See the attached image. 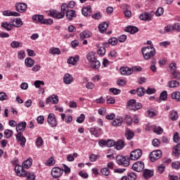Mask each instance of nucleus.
Here are the masks:
<instances>
[{"label": "nucleus", "mask_w": 180, "mask_h": 180, "mask_svg": "<svg viewBox=\"0 0 180 180\" xmlns=\"http://www.w3.org/2000/svg\"><path fill=\"white\" fill-rule=\"evenodd\" d=\"M84 120H85V115L81 114L80 116L77 117L76 121L77 123H84Z\"/></svg>", "instance_id": "nucleus-62"}, {"label": "nucleus", "mask_w": 180, "mask_h": 180, "mask_svg": "<svg viewBox=\"0 0 180 180\" xmlns=\"http://www.w3.org/2000/svg\"><path fill=\"white\" fill-rule=\"evenodd\" d=\"M12 25L11 23H8V22H2L1 27H4L7 30L8 32H10V30L12 29Z\"/></svg>", "instance_id": "nucleus-45"}, {"label": "nucleus", "mask_w": 180, "mask_h": 180, "mask_svg": "<svg viewBox=\"0 0 180 180\" xmlns=\"http://www.w3.org/2000/svg\"><path fill=\"white\" fill-rule=\"evenodd\" d=\"M127 106L129 110H139V109H141L142 105L140 103H136V99H131L127 101Z\"/></svg>", "instance_id": "nucleus-3"}, {"label": "nucleus", "mask_w": 180, "mask_h": 180, "mask_svg": "<svg viewBox=\"0 0 180 180\" xmlns=\"http://www.w3.org/2000/svg\"><path fill=\"white\" fill-rule=\"evenodd\" d=\"M26 126H27L26 122H22L20 124H18L16 125V131L18 133H19V131H24L25 129H26Z\"/></svg>", "instance_id": "nucleus-30"}, {"label": "nucleus", "mask_w": 180, "mask_h": 180, "mask_svg": "<svg viewBox=\"0 0 180 180\" xmlns=\"http://www.w3.org/2000/svg\"><path fill=\"white\" fill-rule=\"evenodd\" d=\"M123 119L125 121V123L128 124V126H131V124H133V118H131V115H126Z\"/></svg>", "instance_id": "nucleus-41"}, {"label": "nucleus", "mask_w": 180, "mask_h": 180, "mask_svg": "<svg viewBox=\"0 0 180 180\" xmlns=\"http://www.w3.org/2000/svg\"><path fill=\"white\" fill-rule=\"evenodd\" d=\"M164 14V8L162 7H159L156 12H155V15L156 16H161L162 15Z\"/></svg>", "instance_id": "nucleus-56"}, {"label": "nucleus", "mask_w": 180, "mask_h": 180, "mask_svg": "<svg viewBox=\"0 0 180 180\" xmlns=\"http://www.w3.org/2000/svg\"><path fill=\"white\" fill-rule=\"evenodd\" d=\"M86 59L89 63H92L93 61H95L96 60V58L95 57V53L89 52V53H87Z\"/></svg>", "instance_id": "nucleus-39"}, {"label": "nucleus", "mask_w": 180, "mask_h": 180, "mask_svg": "<svg viewBox=\"0 0 180 180\" xmlns=\"http://www.w3.org/2000/svg\"><path fill=\"white\" fill-rule=\"evenodd\" d=\"M125 137L128 140H131L134 137V132L129 129H127L125 131Z\"/></svg>", "instance_id": "nucleus-34"}, {"label": "nucleus", "mask_w": 180, "mask_h": 180, "mask_svg": "<svg viewBox=\"0 0 180 180\" xmlns=\"http://www.w3.org/2000/svg\"><path fill=\"white\" fill-rule=\"evenodd\" d=\"M25 176L27 177V180L36 179V175H34V173H33V172H27V171Z\"/></svg>", "instance_id": "nucleus-46"}, {"label": "nucleus", "mask_w": 180, "mask_h": 180, "mask_svg": "<svg viewBox=\"0 0 180 180\" xmlns=\"http://www.w3.org/2000/svg\"><path fill=\"white\" fill-rule=\"evenodd\" d=\"M154 133H156V134H162L164 133V129L161 128V127H155L153 129Z\"/></svg>", "instance_id": "nucleus-53"}, {"label": "nucleus", "mask_w": 180, "mask_h": 180, "mask_svg": "<svg viewBox=\"0 0 180 180\" xmlns=\"http://www.w3.org/2000/svg\"><path fill=\"white\" fill-rule=\"evenodd\" d=\"M34 85L37 87V88H39L40 85H44V82L43 81H40V80H37L34 82Z\"/></svg>", "instance_id": "nucleus-64"}, {"label": "nucleus", "mask_w": 180, "mask_h": 180, "mask_svg": "<svg viewBox=\"0 0 180 180\" xmlns=\"http://www.w3.org/2000/svg\"><path fill=\"white\" fill-rule=\"evenodd\" d=\"M101 131H102V129L101 128H91L90 133L95 137H99L101 136Z\"/></svg>", "instance_id": "nucleus-21"}, {"label": "nucleus", "mask_w": 180, "mask_h": 180, "mask_svg": "<svg viewBox=\"0 0 180 180\" xmlns=\"http://www.w3.org/2000/svg\"><path fill=\"white\" fill-rule=\"evenodd\" d=\"M168 98V93L167 91H162L160 95V98L158 100V102L160 103H161V101H167V98Z\"/></svg>", "instance_id": "nucleus-37"}, {"label": "nucleus", "mask_w": 180, "mask_h": 180, "mask_svg": "<svg viewBox=\"0 0 180 180\" xmlns=\"http://www.w3.org/2000/svg\"><path fill=\"white\" fill-rule=\"evenodd\" d=\"M137 178V175L134 172L128 173L127 179L129 180H136Z\"/></svg>", "instance_id": "nucleus-51"}, {"label": "nucleus", "mask_w": 180, "mask_h": 180, "mask_svg": "<svg viewBox=\"0 0 180 180\" xmlns=\"http://www.w3.org/2000/svg\"><path fill=\"white\" fill-rule=\"evenodd\" d=\"M108 42L111 46H116L117 44V38L116 37H112L108 39Z\"/></svg>", "instance_id": "nucleus-57"}, {"label": "nucleus", "mask_w": 180, "mask_h": 180, "mask_svg": "<svg viewBox=\"0 0 180 180\" xmlns=\"http://www.w3.org/2000/svg\"><path fill=\"white\" fill-rule=\"evenodd\" d=\"M92 36V32L89 30L83 31L82 33L80 34L81 39H89Z\"/></svg>", "instance_id": "nucleus-36"}, {"label": "nucleus", "mask_w": 180, "mask_h": 180, "mask_svg": "<svg viewBox=\"0 0 180 180\" xmlns=\"http://www.w3.org/2000/svg\"><path fill=\"white\" fill-rule=\"evenodd\" d=\"M66 18L70 21H72L74 18H77L75 10H69L66 13Z\"/></svg>", "instance_id": "nucleus-17"}, {"label": "nucleus", "mask_w": 180, "mask_h": 180, "mask_svg": "<svg viewBox=\"0 0 180 180\" xmlns=\"http://www.w3.org/2000/svg\"><path fill=\"white\" fill-rule=\"evenodd\" d=\"M68 10V4L63 3L61 5L60 12L57 10L51 9L47 11L48 16L54 18L55 19H63L65 16V13Z\"/></svg>", "instance_id": "nucleus-1"}, {"label": "nucleus", "mask_w": 180, "mask_h": 180, "mask_svg": "<svg viewBox=\"0 0 180 180\" xmlns=\"http://www.w3.org/2000/svg\"><path fill=\"white\" fill-rule=\"evenodd\" d=\"M51 101H53V105H57V103H58V97L56 95H53L51 97L47 98L46 104L49 105V103H51Z\"/></svg>", "instance_id": "nucleus-24"}, {"label": "nucleus", "mask_w": 180, "mask_h": 180, "mask_svg": "<svg viewBox=\"0 0 180 180\" xmlns=\"http://www.w3.org/2000/svg\"><path fill=\"white\" fill-rule=\"evenodd\" d=\"M123 122H124V119H123L122 117H117V118L112 121V125L114 126V127H117V126L120 127Z\"/></svg>", "instance_id": "nucleus-14"}, {"label": "nucleus", "mask_w": 180, "mask_h": 180, "mask_svg": "<svg viewBox=\"0 0 180 180\" xmlns=\"http://www.w3.org/2000/svg\"><path fill=\"white\" fill-rule=\"evenodd\" d=\"M172 154L173 155H175V157H178L180 154V143H178L175 146V147L173 148L172 150Z\"/></svg>", "instance_id": "nucleus-38"}, {"label": "nucleus", "mask_w": 180, "mask_h": 180, "mask_svg": "<svg viewBox=\"0 0 180 180\" xmlns=\"http://www.w3.org/2000/svg\"><path fill=\"white\" fill-rule=\"evenodd\" d=\"M172 99H175L177 102H180V92L179 91H174L172 94Z\"/></svg>", "instance_id": "nucleus-43"}, {"label": "nucleus", "mask_w": 180, "mask_h": 180, "mask_svg": "<svg viewBox=\"0 0 180 180\" xmlns=\"http://www.w3.org/2000/svg\"><path fill=\"white\" fill-rule=\"evenodd\" d=\"M122 75H131L133 74V69L129 68L127 67H123L120 69Z\"/></svg>", "instance_id": "nucleus-12"}, {"label": "nucleus", "mask_w": 180, "mask_h": 180, "mask_svg": "<svg viewBox=\"0 0 180 180\" xmlns=\"http://www.w3.org/2000/svg\"><path fill=\"white\" fill-rule=\"evenodd\" d=\"M90 68H93V70H99L101 68V62L96 59L90 62Z\"/></svg>", "instance_id": "nucleus-26"}, {"label": "nucleus", "mask_w": 180, "mask_h": 180, "mask_svg": "<svg viewBox=\"0 0 180 180\" xmlns=\"http://www.w3.org/2000/svg\"><path fill=\"white\" fill-rule=\"evenodd\" d=\"M15 9L17 12L23 13L26 12V9H27V4L25 3H17L15 4Z\"/></svg>", "instance_id": "nucleus-10"}, {"label": "nucleus", "mask_w": 180, "mask_h": 180, "mask_svg": "<svg viewBox=\"0 0 180 180\" xmlns=\"http://www.w3.org/2000/svg\"><path fill=\"white\" fill-rule=\"evenodd\" d=\"M144 94H146V89H144V87H139L136 89V95H138V96H144Z\"/></svg>", "instance_id": "nucleus-44"}, {"label": "nucleus", "mask_w": 180, "mask_h": 180, "mask_svg": "<svg viewBox=\"0 0 180 180\" xmlns=\"http://www.w3.org/2000/svg\"><path fill=\"white\" fill-rule=\"evenodd\" d=\"M72 81H74V78L72 77V76L70 74H66L65 75L64 77H63V82H65L66 84V85H70V84H71V82H72Z\"/></svg>", "instance_id": "nucleus-25"}, {"label": "nucleus", "mask_w": 180, "mask_h": 180, "mask_svg": "<svg viewBox=\"0 0 180 180\" xmlns=\"http://www.w3.org/2000/svg\"><path fill=\"white\" fill-rule=\"evenodd\" d=\"M79 61V56H76L75 57H70L68 59V64H71L72 65H77V63Z\"/></svg>", "instance_id": "nucleus-19"}, {"label": "nucleus", "mask_w": 180, "mask_h": 180, "mask_svg": "<svg viewBox=\"0 0 180 180\" xmlns=\"http://www.w3.org/2000/svg\"><path fill=\"white\" fill-rule=\"evenodd\" d=\"M32 164H33V160H32V158H28L25 162H23L22 167L23 168L28 169V168L32 167Z\"/></svg>", "instance_id": "nucleus-33"}, {"label": "nucleus", "mask_w": 180, "mask_h": 180, "mask_svg": "<svg viewBox=\"0 0 180 180\" xmlns=\"http://www.w3.org/2000/svg\"><path fill=\"white\" fill-rule=\"evenodd\" d=\"M132 169L136 172H141V171H144V162L141 161H137L133 165Z\"/></svg>", "instance_id": "nucleus-8"}, {"label": "nucleus", "mask_w": 180, "mask_h": 180, "mask_svg": "<svg viewBox=\"0 0 180 180\" xmlns=\"http://www.w3.org/2000/svg\"><path fill=\"white\" fill-rule=\"evenodd\" d=\"M179 117L178 112H176V110H172L169 112V119H170V120L172 122H176Z\"/></svg>", "instance_id": "nucleus-15"}, {"label": "nucleus", "mask_w": 180, "mask_h": 180, "mask_svg": "<svg viewBox=\"0 0 180 180\" xmlns=\"http://www.w3.org/2000/svg\"><path fill=\"white\" fill-rule=\"evenodd\" d=\"M141 52L142 53H155V49L153 46H149L145 48H142Z\"/></svg>", "instance_id": "nucleus-18"}, {"label": "nucleus", "mask_w": 180, "mask_h": 180, "mask_svg": "<svg viewBox=\"0 0 180 180\" xmlns=\"http://www.w3.org/2000/svg\"><path fill=\"white\" fill-rule=\"evenodd\" d=\"M170 78L172 79L180 80V72L176 70L175 72H172L170 75Z\"/></svg>", "instance_id": "nucleus-40"}, {"label": "nucleus", "mask_w": 180, "mask_h": 180, "mask_svg": "<svg viewBox=\"0 0 180 180\" xmlns=\"http://www.w3.org/2000/svg\"><path fill=\"white\" fill-rule=\"evenodd\" d=\"M109 91H110V92L113 94V95H119V94H120V92H122V90H120L119 89H116V88H110L109 89Z\"/></svg>", "instance_id": "nucleus-52"}, {"label": "nucleus", "mask_w": 180, "mask_h": 180, "mask_svg": "<svg viewBox=\"0 0 180 180\" xmlns=\"http://www.w3.org/2000/svg\"><path fill=\"white\" fill-rule=\"evenodd\" d=\"M55 163L56 162L54 161V159L53 158H50L46 162V165H47L48 167H51L54 165Z\"/></svg>", "instance_id": "nucleus-60"}, {"label": "nucleus", "mask_w": 180, "mask_h": 180, "mask_svg": "<svg viewBox=\"0 0 180 180\" xmlns=\"http://www.w3.org/2000/svg\"><path fill=\"white\" fill-rule=\"evenodd\" d=\"M25 63L27 67L32 68L33 65H34V60L31 58H27L25 60Z\"/></svg>", "instance_id": "nucleus-42"}, {"label": "nucleus", "mask_w": 180, "mask_h": 180, "mask_svg": "<svg viewBox=\"0 0 180 180\" xmlns=\"http://www.w3.org/2000/svg\"><path fill=\"white\" fill-rule=\"evenodd\" d=\"M101 174L103 175H105V176H108V175L110 174V172L109 171V169H108V167H104L101 169Z\"/></svg>", "instance_id": "nucleus-58"}, {"label": "nucleus", "mask_w": 180, "mask_h": 180, "mask_svg": "<svg viewBox=\"0 0 180 180\" xmlns=\"http://www.w3.org/2000/svg\"><path fill=\"white\" fill-rule=\"evenodd\" d=\"M162 155V152L161 150H154L149 155V158L152 162L157 161V160H160Z\"/></svg>", "instance_id": "nucleus-6"}, {"label": "nucleus", "mask_w": 180, "mask_h": 180, "mask_svg": "<svg viewBox=\"0 0 180 180\" xmlns=\"http://www.w3.org/2000/svg\"><path fill=\"white\" fill-rule=\"evenodd\" d=\"M171 32H174V26L171 25L165 26L164 30H160V33L162 34H165V33H171Z\"/></svg>", "instance_id": "nucleus-20"}, {"label": "nucleus", "mask_w": 180, "mask_h": 180, "mask_svg": "<svg viewBox=\"0 0 180 180\" xmlns=\"http://www.w3.org/2000/svg\"><path fill=\"white\" fill-rule=\"evenodd\" d=\"M44 141H43V139H41V137H38L36 140V142H35V144L37 146V147H38V148L39 147H41V146L43 145L44 143Z\"/></svg>", "instance_id": "nucleus-49"}, {"label": "nucleus", "mask_w": 180, "mask_h": 180, "mask_svg": "<svg viewBox=\"0 0 180 180\" xmlns=\"http://www.w3.org/2000/svg\"><path fill=\"white\" fill-rule=\"evenodd\" d=\"M12 25L14 27H21L23 25V22H22V19L20 18H15L12 21Z\"/></svg>", "instance_id": "nucleus-31"}, {"label": "nucleus", "mask_w": 180, "mask_h": 180, "mask_svg": "<svg viewBox=\"0 0 180 180\" xmlns=\"http://www.w3.org/2000/svg\"><path fill=\"white\" fill-rule=\"evenodd\" d=\"M44 19V15H34L32 16V20H34L36 22L41 23V25L43 24V20Z\"/></svg>", "instance_id": "nucleus-29"}, {"label": "nucleus", "mask_w": 180, "mask_h": 180, "mask_svg": "<svg viewBox=\"0 0 180 180\" xmlns=\"http://www.w3.org/2000/svg\"><path fill=\"white\" fill-rule=\"evenodd\" d=\"M91 18L93 19H95L96 20H99V19H102V13L98 12V13H96L95 14H93L91 15Z\"/></svg>", "instance_id": "nucleus-50"}, {"label": "nucleus", "mask_w": 180, "mask_h": 180, "mask_svg": "<svg viewBox=\"0 0 180 180\" xmlns=\"http://www.w3.org/2000/svg\"><path fill=\"white\" fill-rule=\"evenodd\" d=\"M16 140L20 143L21 147H25L26 146V138L22 134L21 132H18L17 135H15Z\"/></svg>", "instance_id": "nucleus-11"}, {"label": "nucleus", "mask_w": 180, "mask_h": 180, "mask_svg": "<svg viewBox=\"0 0 180 180\" xmlns=\"http://www.w3.org/2000/svg\"><path fill=\"white\" fill-rule=\"evenodd\" d=\"M152 144L153 147H160V144H161V141L158 139H155L153 140Z\"/></svg>", "instance_id": "nucleus-59"}, {"label": "nucleus", "mask_w": 180, "mask_h": 180, "mask_svg": "<svg viewBox=\"0 0 180 180\" xmlns=\"http://www.w3.org/2000/svg\"><path fill=\"white\" fill-rule=\"evenodd\" d=\"M64 174V171L60 167H53L51 170V176L53 178H60Z\"/></svg>", "instance_id": "nucleus-9"}, {"label": "nucleus", "mask_w": 180, "mask_h": 180, "mask_svg": "<svg viewBox=\"0 0 180 180\" xmlns=\"http://www.w3.org/2000/svg\"><path fill=\"white\" fill-rule=\"evenodd\" d=\"M116 160L119 165H123L124 167H129L130 165V157L128 155L123 156L120 155L117 156Z\"/></svg>", "instance_id": "nucleus-2"}, {"label": "nucleus", "mask_w": 180, "mask_h": 180, "mask_svg": "<svg viewBox=\"0 0 180 180\" xmlns=\"http://www.w3.org/2000/svg\"><path fill=\"white\" fill-rule=\"evenodd\" d=\"M143 56V58L145 60H150V58H152V57H154V56H155V53H142Z\"/></svg>", "instance_id": "nucleus-55"}, {"label": "nucleus", "mask_w": 180, "mask_h": 180, "mask_svg": "<svg viewBox=\"0 0 180 180\" xmlns=\"http://www.w3.org/2000/svg\"><path fill=\"white\" fill-rule=\"evenodd\" d=\"M124 141L123 140H119L115 142V148L118 150H123V148H124Z\"/></svg>", "instance_id": "nucleus-28"}, {"label": "nucleus", "mask_w": 180, "mask_h": 180, "mask_svg": "<svg viewBox=\"0 0 180 180\" xmlns=\"http://www.w3.org/2000/svg\"><path fill=\"white\" fill-rule=\"evenodd\" d=\"M141 155H143V150L136 149L131 152L129 158L132 160V161H137V160L141 158Z\"/></svg>", "instance_id": "nucleus-5"}, {"label": "nucleus", "mask_w": 180, "mask_h": 180, "mask_svg": "<svg viewBox=\"0 0 180 180\" xmlns=\"http://www.w3.org/2000/svg\"><path fill=\"white\" fill-rule=\"evenodd\" d=\"M115 98L110 96H107V103L108 105L109 104L113 105L115 103Z\"/></svg>", "instance_id": "nucleus-61"}, {"label": "nucleus", "mask_w": 180, "mask_h": 180, "mask_svg": "<svg viewBox=\"0 0 180 180\" xmlns=\"http://www.w3.org/2000/svg\"><path fill=\"white\" fill-rule=\"evenodd\" d=\"M143 176L145 179H150V178L154 176V171L146 169L143 171Z\"/></svg>", "instance_id": "nucleus-13"}, {"label": "nucleus", "mask_w": 180, "mask_h": 180, "mask_svg": "<svg viewBox=\"0 0 180 180\" xmlns=\"http://www.w3.org/2000/svg\"><path fill=\"white\" fill-rule=\"evenodd\" d=\"M169 88H178L179 86V82L176 80H170L167 82Z\"/></svg>", "instance_id": "nucleus-35"}, {"label": "nucleus", "mask_w": 180, "mask_h": 180, "mask_svg": "<svg viewBox=\"0 0 180 180\" xmlns=\"http://www.w3.org/2000/svg\"><path fill=\"white\" fill-rule=\"evenodd\" d=\"M172 168H174V169H179L180 168L179 161L173 162L172 164Z\"/></svg>", "instance_id": "nucleus-63"}, {"label": "nucleus", "mask_w": 180, "mask_h": 180, "mask_svg": "<svg viewBox=\"0 0 180 180\" xmlns=\"http://www.w3.org/2000/svg\"><path fill=\"white\" fill-rule=\"evenodd\" d=\"M47 122L51 127H57L58 122L54 113H49L47 117Z\"/></svg>", "instance_id": "nucleus-4"}, {"label": "nucleus", "mask_w": 180, "mask_h": 180, "mask_svg": "<svg viewBox=\"0 0 180 180\" xmlns=\"http://www.w3.org/2000/svg\"><path fill=\"white\" fill-rule=\"evenodd\" d=\"M82 13L84 16H91V13H92V8H91V6L84 7L82 9Z\"/></svg>", "instance_id": "nucleus-22"}, {"label": "nucleus", "mask_w": 180, "mask_h": 180, "mask_svg": "<svg viewBox=\"0 0 180 180\" xmlns=\"http://www.w3.org/2000/svg\"><path fill=\"white\" fill-rule=\"evenodd\" d=\"M3 15L4 16H20V14L16 11H11L9 10H7V11H4L3 12Z\"/></svg>", "instance_id": "nucleus-32"}, {"label": "nucleus", "mask_w": 180, "mask_h": 180, "mask_svg": "<svg viewBox=\"0 0 180 180\" xmlns=\"http://www.w3.org/2000/svg\"><path fill=\"white\" fill-rule=\"evenodd\" d=\"M49 53L50 54H57L58 56L61 53V51L58 48L52 47L50 49Z\"/></svg>", "instance_id": "nucleus-47"}, {"label": "nucleus", "mask_w": 180, "mask_h": 180, "mask_svg": "<svg viewBox=\"0 0 180 180\" xmlns=\"http://www.w3.org/2000/svg\"><path fill=\"white\" fill-rule=\"evenodd\" d=\"M25 167L20 166L19 165H16L15 167V171L18 175V176L26 177V169H24Z\"/></svg>", "instance_id": "nucleus-7"}, {"label": "nucleus", "mask_w": 180, "mask_h": 180, "mask_svg": "<svg viewBox=\"0 0 180 180\" xmlns=\"http://www.w3.org/2000/svg\"><path fill=\"white\" fill-rule=\"evenodd\" d=\"M54 21L51 18L44 19L43 20L42 25H53Z\"/></svg>", "instance_id": "nucleus-54"}, {"label": "nucleus", "mask_w": 180, "mask_h": 180, "mask_svg": "<svg viewBox=\"0 0 180 180\" xmlns=\"http://www.w3.org/2000/svg\"><path fill=\"white\" fill-rule=\"evenodd\" d=\"M13 134V131L11 129H6L4 131V136L6 139H11L12 137V135Z\"/></svg>", "instance_id": "nucleus-48"}, {"label": "nucleus", "mask_w": 180, "mask_h": 180, "mask_svg": "<svg viewBox=\"0 0 180 180\" xmlns=\"http://www.w3.org/2000/svg\"><path fill=\"white\" fill-rule=\"evenodd\" d=\"M125 32H127L131 34H135V33H137V32H139V28H137V27L130 25L125 28Z\"/></svg>", "instance_id": "nucleus-23"}, {"label": "nucleus", "mask_w": 180, "mask_h": 180, "mask_svg": "<svg viewBox=\"0 0 180 180\" xmlns=\"http://www.w3.org/2000/svg\"><path fill=\"white\" fill-rule=\"evenodd\" d=\"M139 19H141V20H146V22H150L153 19V15L148 13H143L140 15Z\"/></svg>", "instance_id": "nucleus-16"}, {"label": "nucleus", "mask_w": 180, "mask_h": 180, "mask_svg": "<svg viewBox=\"0 0 180 180\" xmlns=\"http://www.w3.org/2000/svg\"><path fill=\"white\" fill-rule=\"evenodd\" d=\"M108 27H109V23L103 22L99 25L98 30H99L100 33H105V32H106V30H108Z\"/></svg>", "instance_id": "nucleus-27"}]
</instances>
